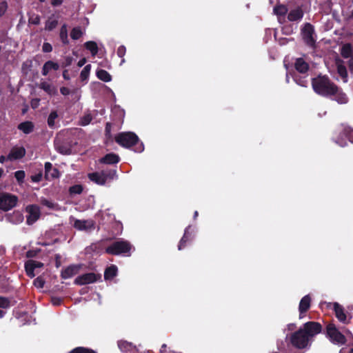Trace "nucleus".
Instances as JSON below:
<instances>
[{
    "instance_id": "4c0bfd02",
    "label": "nucleus",
    "mask_w": 353,
    "mask_h": 353,
    "mask_svg": "<svg viewBox=\"0 0 353 353\" xmlns=\"http://www.w3.org/2000/svg\"><path fill=\"white\" fill-rule=\"evenodd\" d=\"M59 176V172L57 168H54L46 174L47 179H56Z\"/></svg>"
},
{
    "instance_id": "ea45409f",
    "label": "nucleus",
    "mask_w": 353,
    "mask_h": 353,
    "mask_svg": "<svg viewBox=\"0 0 353 353\" xmlns=\"http://www.w3.org/2000/svg\"><path fill=\"white\" fill-rule=\"evenodd\" d=\"M25 176H26L25 172L23 170H19V171L15 172V173H14V176L19 183H21L23 182Z\"/></svg>"
},
{
    "instance_id": "20e7f679",
    "label": "nucleus",
    "mask_w": 353,
    "mask_h": 353,
    "mask_svg": "<svg viewBox=\"0 0 353 353\" xmlns=\"http://www.w3.org/2000/svg\"><path fill=\"white\" fill-rule=\"evenodd\" d=\"M327 336L332 343L341 345L345 343V336L336 328L335 325L330 323L327 326Z\"/></svg>"
},
{
    "instance_id": "69168bd1",
    "label": "nucleus",
    "mask_w": 353,
    "mask_h": 353,
    "mask_svg": "<svg viewBox=\"0 0 353 353\" xmlns=\"http://www.w3.org/2000/svg\"><path fill=\"white\" fill-rule=\"evenodd\" d=\"M165 347H166V345H165V344H163V345L161 346V353H164V352H163L164 350H165Z\"/></svg>"
},
{
    "instance_id": "9b49d317",
    "label": "nucleus",
    "mask_w": 353,
    "mask_h": 353,
    "mask_svg": "<svg viewBox=\"0 0 353 353\" xmlns=\"http://www.w3.org/2000/svg\"><path fill=\"white\" fill-rule=\"evenodd\" d=\"M313 34L314 28L312 26L310 23L305 24L302 29V36L305 43L310 46H312L315 42Z\"/></svg>"
},
{
    "instance_id": "f8f14e48",
    "label": "nucleus",
    "mask_w": 353,
    "mask_h": 353,
    "mask_svg": "<svg viewBox=\"0 0 353 353\" xmlns=\"http://www.w3.org/2000/svg\"><path fill=\"white\" fill-rule=\"evenodd\" d=\"M43 264L41 262L34 261V260H30L27 261L25 264V268L27 274L32 278L35 276V271L38 268H42Z\"/></svg>"
},
{
    "instance_id": "8fccbe9b",
    "label": "nucleus",
    "mask_w": 353,
    "mask_h": 353,
    "mask_svg": "<svg viewBox=\"0 0 353 353\" xmlns=\"http://www.w3.org/2000/svg\"><path fill=\"white\" fill-rule=\"evenodd\" d=\"M92 118L90 114L85 115L81 120V124L83 125H86L90 123Z\"/></svg>"
},
{
    "instance_id": "c756f323",
    "label": "nucleus",
    "mask_w": 353,
    "mask_h": 353,
    "mask_svg": "<svg viewBox=\"0 0 353 353\" xmlns=\"http://www.w3.org/2000/svg\"><path fill=\"white\" fill-rule=\"evenodd\" d=\"M352 47L350 44H345L341 48V54L343 57L347 59L352 57Z\"/></svg>"
},
{
    "instance_id": "bf43d9fd",
    "label": "nucleus",
    "mask_w": 353,
    "mask_h": 353,
    "mask_svg": "<svg viewBox=\"0 0 353 353\" xmlns=\"http://www.w3.org/2000/svg\"><path fill=\"white\" fill-rule=\"evenodd\" d=\"M339 353H353V348L349 351L347 348H342Z\"/></svg>"
},
{
    "instance_id": "c85d7f7f",
    "label": "nucleus",
    "mask_w": 353,
    "mask_h": 353,
    "mask_svg": "<svg viewBox=\"0 0 353 353\" xmlns=\"http://www.w3.org/2000/svg\"><path fill=\"white\" fill-rule=\"evenodd\" d=\"M84 46L86 49L90 51L92 56H95L98 53V46L94 41H87Z\"/></svg>"
},
{
    "instance_id": "3c124183",
    "label": "nucleus",
    "mask_w": 353,
    "mask_h": 353,
    "mask_svg": "<svg viewBox=\"0 0 353 353\" xmlns=\"http://www.w3.org/2000/svg\"><path fill=\"white\" fill-rule=\"evenodd\" d=\"M125 47L123 46H121L120 47H119L118 50H117V54L119 57H123L125 54Z\"/></svg>"
},
{
    "instance_id": "4be33fe9",
    "label": "nucleus",
    "mask_w": 353,
    "mask_h": 353,
    "mask_svg": "<svg viewBox=\"0 0 353 353\" xmlns=\"http://www.w3.org/2000/svg\"><path fill=\"white\" fill-rule=\"evenodd\" d=\"M337 65V72L340 77H341L343 82H347V72L345 67L342 64V62L340 60L336 61Z\"/></svg>"
},
{
    "instance_id": "f704fd0d",
    "label": "nucleus",
    "mask_w": 353,
    "mask_h": 353,
    "mask_svg": "<svg viewBox=\"0 0 353 353\" xmlns=\"http://www.w3.org/2000/svg\"><path fill=\"white\" fill-rule=\"evenodd\" d=\"M91 70V65L90 64L85 65L80 74V78L81 81H86L88 79Z\"/></svg>"
},
{
    "instance_id": "7ed1b4c3",
    "label": "nucleus",
    "mask_w": 353,
    "mask_h": 353,
    "mask_svg": "<svg viewBox=\"0 0 353 353\" xmlns=\"http://www.w3.org/2000/svg\"><path fill=\"white\" fill-rule=\"evenodd\" d=\"M132 245L126 241L114 242L106 248V252L111 254H127L130 253Z\"/></svg>"
},
{
    "instance_id": "338daca9",
    "label": "nucleus",
    "mask_w": 353,
    "mask_h": 353,
    "mask_svg": "<svg viewBox=\"0 0 353 353\" xmlns=\"http://www.w3.org/2000/svg\"><path fill=\"white\" fill-rule=\"evenodd\" d=\"M345 332L346 333V334L347 336H352V335L351 332L350 330H345Z\"/></svg>"
},
{
    "instance_id": "0e129e2a",
    "label": "nucleus",
    "mask_w": 353,
    "mask_h": 353,
    "mask_svg": "<svg viewBox=\"0 0 353 353\" xmlns=\"http://www.w3.org/2000/svg\"><path fill=\"white\" fill-rule=\"evenodd\" d=\"M7 159H8V157L6 158V157L2 155L0 157V163H3Z\"/></svg>"
},
{
    "instance_id": "5701e85b",
    "label": "nucleus",
    "mask_w": 353,
    "mask_h": 353,
    "mask_svg": "<svg viewBox=\"0 0 353 353\" xmlns=\"http://www.w3.org/2000/svg\"><path fill=\"white\" fill-rule=\"evenodd\" d=\"M295 68L299 72L305 73L308 70V65L303 59L299 58L296 61Z\"/></svg>"
},
{
    "instance_id": "e433bc0d",
    "label": "nucleus",
    "mask_w": 353,
    "mask_h": 353,
    "mask_svg": "<svg viewBox=\"0 0 353 353\" xmlns=\"http://www.w3.org/2000/svg\"><path fill=\"white\" fill-rule=\"evenodd\" d=\"M69 353H95V352L88 348L78 347L73 349Z\"/></svg>"
},
{
    "instance_id": "5fc2aeb1",
    "label": "nucleus",
    "mask_w": 353,
    "mask_h": 353,
    "mask_svg": "<svg viewBox=\"0 0 353 353\" xmlns=\"http://www.w3.org/2000/svg\"><path fill=\"white\" fill-rule=\"evenodd\" d=\"M60 92L63 95H68L70 93V89L66 87L61 88Z\"/></svg>"
},
{
    "instance_id": "4468645a",
    "label": "nucleus",
    "mask_w": 353,
    "mask_h": 353,
    "mask_svg": "<svg viewBox=\"0 0 353 353\" xmlns=\"http://www.w3.org/2000/svg\"><path fill=\"white\" fill-rule=\"evenodd\" d=\"M81 268L79 265H70L61 272L62 278L67 279L77 274Z\"/></svg>"
},
{
    "instance_id": "7c9ffc66",
    "label": "nucleus",
    "mask_w": 353,
    "mask_h": 353,
    "mask_svg": "<svg viewBox=\"0 0 353 353\" xmlns=\"http://www.w3.org/2000/svg\"><path fill=\"white\" fill-rule=\"evenodd\" d=\"M118 345L120 350L124 352H128V351L133 350L134 347L132 343L125 341H119Z\"/></svg>"
},
{
    "instance_id": "6e6d98bb",
    "label": "nucleus",
    "mask_w": 353,
    "mask_h": 353,
    "mask_svg": "<svg viewBox=\"0 0 353 353\" xmlns=\"http://www.w3.org/2000/svg\"><path fill=\"white\" fill-rule=\"evenodd\" d=\"M63 3V0H52V4L54 6H60Z\"/></svg>"
},
{
    "instance_id": "bb28decb",
    "label": "nucleus",
    "mask_w": 353,
    "mask_h": 353,
    "mask_svg": "<svg viewBox=\"0 0 353 353\" xmlns=\"http://www.w3.org/2000/svg\"><path fill=\"white\" fill-rule=\"evenodd\" d=\"M117 272V268L115 265H111L108 268L104 273V277L105 279H111L116 276Z\"/></svg>"
},
{
    "instance_id": "864d4df0",
    "label": "nucleus",
    "mask_w": 353,
    "mask_h": 353,
    "mask_svg": "<svg viewBox=\"0 0 353 353\" xmlns=\"http://www.w3.org/2000/svg\"><path fill=\"white\" fill-rule=\"evenodd\" d=\"M52 169H53L52 165L50 163H49V162L46 163V164H45L46 174L47 173H48L49 172H50Z\"/></svg>"
},
{
    "instance_id": "e2e57ef3",
    "label": "nucleus",
    "mask_w": 353,
    "mask_h": 353,
    "mask_svg": "<svg viewBox=\"0 0 353 353\" xmlns=\"http://www.w3.org/2000/svg\"><path fill=\"white\" fill-rule=\"evenodd\" d=\"M39 104V100L36 99V100H33L32 101V106L33 108H36Z\"/></svg>"
},
{
    "instance_id": "c9c22d12",
    "label": "nucleus",
    "mask_w": 353,
    "mask_h": 353,
    "mask_svg": "<svg viewBox=\"0 0 353 353\" xmlns=\"http://www.w3.org/2000/svg\"><path fill=\"white\" fill-rule=\"evenodd\" d=\"M189 229H190V226L185 229L183 236L182 237V239L180 241V243L178 245V249L179 250H181L185 246V243L189 240V233H188Z\"/></svg>"
},
{
    "instance_id": "79ce46f5",
    "label": "nucleus",
    "mask_w": 353,
    "mask_h": 353,
    "mask_svg": "<svg viewBox=\"0 0 353 353\" xmlns=\"http://www.w3.org/2000/svg\"><path fill=\"white\" fill-rule=\"evenodd\" d=\"M45 284V281L41 276L37 277L34 280V285L37 288H43Z\"/></svg>"
},
{
    "instance_id": "13d9d810",
    "label": "nucleus",
    "mask_w": 353,
    "mask_h": 353,
    "mask_svg": "<svg viewBox=\"0 0 353 353\" xmlns=\"http://www.w3.org/2000/svg\"><path fill=\"white\" fill-rule=\"evenodd\" d=\"M61 300L59 298H52V302L53 305H59L60 304Z\"/></svg>"
},
{
    "instance_id": "a19ab883",
    "label": "nucleus",
    "mask_w": 353,
    "mask_h": 353,
    "mask_svg": "<svg viewBox=\"0 0 353 353\" xmlns=\"http://www.w3.org/2000/svg\"><path fill=\"white\" fill-rule=\"evenodd\" d=\"M58 115L56 112H52L48 119V123L49 126L53 127L54 125V121L57 118Z\"/></svg>"
},
{
    "instance_id": "473e14b6",
    "label": "nucleus",
    "mask_w": 353,
    "mask_h": 353,
    "mask_svg": "<svg viewBox=\"0 0 353 353\" xmlns=\"http://www.w3.org/2000/svg\"><path fill=\"white\" fill-rule=\"evenodd\" d=\"M83 34V32L79 27L74 28L70 32V37L74 40L79 39Z\"/></svg>"
},
{
    "instance_id": "09e8293b",
    "label": "nucleus",
    "mask_w": 353,
    "mask_h": 353,
    "mask_svg": "<svg viewBox=\"0 0 353 353\" xmlns=\"http://www.w3.org/2000/svg\"><path fill=\"white\" fill-rule=\"evenodd\" d=\"M42 50L44 52H50L52 50V47L49 43H44L42 47Z\"/></svg>"
},
{
    "instance_id": "052dcab7",
    "label": "nucleus",
    "mask_w": 353,
    "mask_h": 353,
    "mask_svg": "<svg viewBox=\"0 0 353 353\" xmlns=\"http://www.w3.org/2000/svg\"><path fill=\"white\" fill-rule=\"evenodd\" d=\"M349 67L351 70H353V57H350L348 61Z\"/></svg>"
},
{
    "instance_id": "dca6fc26",
    "label": "nucleus",
    "mask_w": 353,
    "mask_h": 353,
    "mask_svg": "<svg viewBox=\"0 0 353 353\" xmlns=\"http://www.w3.org/2000/svg\"><path fill=\"white\" fill-rule=\"evenodd\" d=\"M303 17V12L301 8L291 10L288 14V19L290 21H301Z\"/></svg>"
},
{
    "instance_id": "aec40b11",
    "label": "nucleus",
    "mask_w": 353,
    "mask_h": 353,
    "mask_svg": "<svg viewBox=\"0 0 353 353\" xmlns=\"http://www.w3.org/2000/svg\"><path fill=\"white\" fill-rule=\"evenodd\" d=\"M7 219L12 223L19 224L23 222V216L20 212L15 211L13 213L9 214L7 217Z\"/></svg>"
},
{
    "instance_id": "cd10ccee",
    "label": "nucleus",
    "mask_w": 353,
    "mask_h": 353,
    "mask_svg": "<svg viewBox=\"0 0 353 353\" xmlns=\"http://www.w3.org/2000/svg\"><path fill=\"white\" fill-rule=\"evenodd\" d=\"M97 76L100 80L105 82H109L112 79L111 75L104 70H99L97 72Z\"/></svg>"
},
{
    "instance_id": "f257e3e1",
    "label": "nucleus",
    "mask_w": 353,
    "mask_h": 353,
    "mask_svg": "<svg viewBox=\"0 0 353 353\" xmlns=\"http://www.w3.org/2000/svg\"><path fill=\"white\" fill-rule=\"evenodd\" d=\"M312 85L314 91L319 95L330 97L339 104L348 102L346 94L325 76L320 75L312 79Z\"/></svg>"
},
{
    "instance_id": "de8ad7c7",
    "label": "nucleus",
    "mask_w": 353,
    "mask_h": 353,
    "mask_svg": "<svg viewBox=\"0 0 353 353\" xmlns=\"http://www.w3.org/2000/svg\"><path fill=\"white\" fill-rule=\"evenodd\" d=\"M41 202L43 205L47 206L49 208L53 209L55 207V205L53 203L45 199H42Z\"/></svg>"
},
{
    "instance_id": "72a5a7b5",
    "label": "nucleus",
    "mask_w": 353,
    "mask_h": 353,
    "mask_svg": "<svg viewBox=\"0 0 353 353\" xmlns=\"http://www.w3.org/2000/svg\"><path fill=\"white\" fill-rule=\"evenodd\" d=\"M60 39L64 44L68 43V30L66 25L62 26L60 30Z\"/></svg>"
},
{
    "instance_id": "6ab92c4d",
    "label": "nucleus",
    "mask_w": 353,
    "mask_h": 353,
    "mask_svg": "<svg viewBox=\"0 0 353 353\" xmlns=\"http://www.w3.org/2000/svg\"><path fill=\"white\" fill-rule=\"evenodd\" d=\"M311 299L309 295L303 296L299 303L300 318H302V314L305 312L310 307Z\"/></svg>"
},
{
    "instance_id": "6e6552de",
    "label": "nucleus",
    "mask_w": 353,
    "mask_h": 353,
    "mask_svg": "<svg viewBox=\"0 0 353 353\" xmlns=\"http://www.w3.org/2000/svg\"><path fill=\"white\" fill-rule=\"evenodd\" d=\"M345 138H348L351 143H353V130L349 127L344 128L339 133V135L335 139V142L340 146L346 145Z\"/></svg>"
},
{
    "instance_id": "680f3d73",
    "label": "nucleus",
    "mask_w": 353,
    "mask_h": 353,
    "mask_svg": "<svg viewBox=\"0 0 353 353\" xmlns=\"http://www.w3.org/2000/svg\"><path fill=\"white\" fill-rule=\"evenodd\" d=\"M143 150V145L142 143H141L140 145H138L137 149L135 150V151L139 152H141Z\"/></svg>"
},
{
    "instance_id": "1a4fd4ad",
    "label": "nucleus",
    "mask_w": 353,
    "mask_h": 353,
    "mask_svg": "<svg viewBox=\"0 0 353 353\" xmlns=\"http://www.w3.org/2000/svg\"><path fill=\"white\" fill-rule=\"evenodd\" d=\"M100 278L101 276L99 274L92 272L87 273L77 276L74 280V283L81 285L90 284L97 281Z\"/></svg>"
},
{
    "instance_id": "37998d69",
    "label": "nucleus",
    "mask_w": 353,
    "mask_h": 353,
    "mask_svg": "<svg viewBox=\"0 0 353 353\" xmlns=\"http://www.w3.org/2000/svg\"><path fill=\"white\" fill-rule=\"evenodd\" d=\"M105 176V182L108 180L113 179L117 177V173L115 170H110L108 172H104Z\"/></svg>"
},
{
    "instance_id": "9d476101",
    "label": "nucleus",
    "mask_w": 353,
    "mask_h": 353,
    "mask_svg": "<svg viewBox=\"0 0 353 353\" xmlns=\"http://www.w3.org/2000/svg\"><path fill=\"white\" fill-rule=\"evenodd\" d=\"M26 212L28 213V215L27 216V223L28 225L33 224L40 216V209L36 205L27 206Z\"/></svg>"
},
{
    "instance_id": "603ef678",
    "label": "nucleus",
    "mask_w": 353,
    "mask_h": 353,
    "mask_svg": "<svg viewBox=\"0 0 353 353\" xmlns=\"http://www.w3.org/2000/svg\"><path fill=\"white\" fill-rule=\"evenodd\" d=\"M41 177H42L41 174H37L32 176L31 179L34 182H39L41 181Z\"/></svg>"
},
{
    "instance_id": "4d7b16f0",
    "label": "nucleus",
    "mask_w": 353,
    "mask_h": 353,
    "mask_svg": "<svg viewBox=\"0 0 353 353\" xmlns=\"http://www.w3.org/2000/svg\"><path fill=\"white\" fill-rule=\"evenodd\" d=\"M86 59L83 58L78 61L77 65L79 67H82L86 63Z\"/></svg>"
},
{
    "instance_id": "49530a36",
    "label": "nucleus",
    "mask_w": 353,
    "mask_h": 353,
    "mask_svg": "<svg viewBox=\"0 0 353 353\" xmlns=\"http://www.w3.org/2000/svg\"><path fill=\"white\" fill-rule=\"evenodd\" d=\"M7 8L8 5L6 1L0 3V17H1L6 12Z\"/></svg>"
},
{
    "instance_id": "f03ea898",
    "label": "nucleus",
    "mask_w": 353,
    "mask_h": 353,
    "mask_svg": "<svg viewBox=\"0 0 353 353\" xmlns=\"http://www.w3.org/2000/svg\"><path fill=\"white\" fill-rule=\"evenodd\" d=\"M321 325L316 322L305 323L303 329L294 333L290 339L292 344L297 348L303 349L307 346L310 339L320 333Z\"/></svg>"
},
{
    "instance_id": "a18cd8bd",
    "label": "nucleus",
    "mask_w": 353,
    "mask_h": 353,
    "mask_svg": "<svg viewBox=\"0 0 353 353\" xmlns=\"http://www.w3.org/2000/svg\"><path fill=\"white\" fill-rule=\"evenodd\" d=\"M29 23L38 25L40 23V17L39 15H32L29 19Z\"/></svg>"
},
{
    "instance_id": "774afa93",
    "label": "nucleus",
    "mask_w": 353,
    "mask_h": 353,
    "mask_svg": "<svg viewBox=\"0 0 353 353\" xmlns=\"http://www.w3.org/2000/svg\"><path fill=\"white\" fill-rule=\"evenodd\" d=\"M198 216V212L195 211L194 214V218L195 219Z\"/></svg>"
},
{
    "instance_id": "c03bdc74",
    "label": "nucleus",
    "mask_w": 353,
    "mask_h": 353,
    "mask_svg": "<svg viewBox=\"0 0 353 353\" xmlns=\"http://www.w3.org/2000/svg\"><path fill=\"white\" fill-rule=\"evenodd\" d=\"M10 306V301L3 296H0V307L7 308Z\"/></svg>"
},
{
    "instance_id": "b1692460",
    "label": "nucleus",
    "mask_w": 353,
    "mask_h": 353,
    "mask_svg": "<svg viewBox=\"0 0 353 353\" xmlns=\"http://www.w3.org/2000/svg\"><path fill=\"white\" fill-rule=\"evenodd\" d=\"M18 128L25 134H30L33 131L34 125L30 121H26L20 123Z\"/></svg>"
},
{
    "instance_id": "2f4dec72",
    "label": "nucleus",
    "mask_w": 353,
    "mask_h": 353,
    "mask_svg": "<svg viewBox=\"0 0 353 353\" xmlns=\"http://www.w3.org/2000/svg\"><path fill=\"white\" fill-rule=\"evenodd\" d=\"M58 21L54 17H50L46 22L45 29L47 30H52L57 26Z\"/></svg>"
},
{
    "instance_id": "412c9836",
    "label": "nucleus",
    "mask_w": 353,
    "mask_h": 353,
    "mask_svg": "<svg viewBox=\"0 0 353 353\" xmlns=\"http://www.w3.org/2000/svg\"><path fill=\"white\" fill-rule=\"evenodd\" d=\"M59 66L58 63L53 62L52 61H48L45 63L42 68V74L43 75H47L48 72L52 70H57Z\"/></svg>"
},
{
    "instance_id": "0eeeda50",
    "label": "nucleus",
    "mask_w": 353,
    "mask_h": 353,
    "mask_svg": "<svg viewBox=\"0 0 353 353\" xmlns=\"http://www.w3.org/2000/svg\"><path fill=\"white\" fill-rule=\"evenodd\" d=\"M72 225L78 230L91 232L95 229V223L93 220H79L74 218L70 219Z\"/></svg>"
},
{
    "instance_id": "a211bd4d",
    "label": "nucleus",
    "mask_w": 353,
    "mask_h": 353,
    "mask_svg": "<svg viewBox=\"0 0 353 353\" xmlns=\"http://www.w3.org/2000/svg\"><path fill=\"white\" fill-rule=\"evenodd\" d=\"M89 179L99 185H103L105 183V172H94L89 174Z\"/></svg>"
},
{
    "instance_id": "2eb2a0df",
    "label": "nucleus",
    "mask_w": 353,
    "mask_h": 353,
    "mask_svg": "<svg viewBox=\"0 0 353 353\" xmlns=\"http://www.w3.org/2000/svg\"><path fill=\"white\" fill-rule=\"evenodd\" d=\"M333 309L335 312L336 317L338 320L343 323H347V316L344 312L343 307L337 303L333 304Z\"/></svg>"
},
{
    "instance_id": "ddd939ff",
    "label": "nucleus",
    "mask_w": 353,
    "mask_h": 353,
    "mask_svg": "<svg viewBox=\"0 0 353 353\" xmlns=\"http://www.w3.org/2000/svg\"><path fill=\"white\" fill-rule=\"evenodd\" d=\"M26 154V150L23 147L16 146L12 148L8 156V160L13 161L21 159Z\"/></svg>"
},
{
    "instance_id": "423d86ee",
    "label": "nucleus",
    "mask_w": 353,
    "mask_h": 353,
    "mask_svg": "<svg viewBox=\"0 0 353 353\" xmlns=\"http://www.w3.org/2000/svg\"><path fill=\"white\" fill-rule=\"evenodd\" d=\"M18 201V198L9 193L0 194V210L8 211L14 208Z\"/></svg>"
},
{
    "instance_id": "39448f33",
    "label": "nucleus",
    "mask_w": 353,
    "mask_h": 353,
    "mask_svg": "<svg viewBox=\"0 0 353 353\" xmlns=\"http://www.w3.org/2000/svg\"><path fill=\"white\" fill-rule=\"evenodd\" d=\"M117 143L125 148H130L136 144L138 141V137L133 132H121L115 137Z\"/></svg>"
},
{
    "instance_id": "a878e982",
    "label": "nucleus",
    "mask_w": 353,
    "mask_h": 353,
    "mask_svg": "<svg viewBox=\"0 0 353 353\" xmlns=\"http://www.w3.org/2000/svg\"><path fill=\"white\" fill-rule=\"evenodd\" d=\"M119 157L115 154H108L105 155L103 159H101V161L108 164H113L119 162Z\"/></svg>"
},
{
    "instance_id": "393cba45",
    "label": "nucleus",
    "mask_w": 353,
    "mask_h": 353,
    "mask_svg": "<svg viewBox=\"0 0 353 353\" xmlns=\"http://www.w3.org/2000/svg\"><path fill=\"white\" fill-rule=\"evenodd\" d=\"M40 88L50 95H54L57 94V88L48 82H42Z\"/></svg>"
},
{
    "instance_id": "58836bf2",
    "label": "nucleus",
    "mask_w": 353,
    "mask_h": 353,
    "mask_svg": "<svg viewBox=\"0 0 353 353\" xmlns=\"http://www.w3.org/2000/svg\"><path fill=\"white\" fill-rule=\"evenodd\" d=\"M69 191L71 194H81L83 191V188L80 185H75L70 187Z\"/></svg>"
},
{
    "instance_id": "f3484780",
    "label": "nucleus",
    "mask_w": 353,
    "mask_h": 353,
    "mask_svg": "<svg viewBox=\"0 0 353 353\" xmlns=\"http://www.w3.org/2000/svg\"><path fill=\"white\" fill-rule=\"evenodd\" d=\"M287 12V8L283 5L276 6L274 8V13L277 16L278 20L280 23L285 22V14Z\"/></svg>"
}]
</instances>
